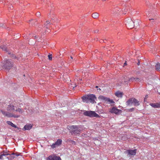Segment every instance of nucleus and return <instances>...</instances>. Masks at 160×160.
<instances>
[{"instance_id": "nucleus-17", "label": "nucleus", "mask_w": 160, "mask_h": 160, "mask_svg": "<svg viewBox=\"0 0 160 160\" xmlns=\"http://www.w3.org/2000/svg\"><path fill=\"white\" fill-rule=\"evenodd\" d=\"M150 105L152 107L155 108H160V102L157 103H150Z\"/></svg>"}, {"instance_id": "nucleus-5", "label": "nucleus", "mask_w": 160, "mask_h": 160, "mask_svg": "<svg viewBox=\"0 0 160 160\" xmlns=\"http://www.w3.org/2000/svg\"><path fill=\"white\" fill-rule=\"evenodd\" d=\"M67 128L69 130H72L71 133L74 134H78L81 131L80 129H78V128L77 126H68Z\"/></svg>"}, {"instance_id": "nucleus-39", "label": "nucleus", "mask_w": 160, "mask_h": 160, "mask_svg": "<svg viewBox=\"0 0 160 160\" xmlns=\"http://www.w3.org/2000/svg\"><path fill=\"white\" fill-rule=\"evenodd\" d=\"M98 32V31H95V32Z\"/></svg>"}, {"instance_id": "nucleus-3", "label": "nucleus", "mask_w": 160, "mask_h": 160, "mask_svg": "<svg viewBox=\"0 0 160 160\" xmlns=\"http://www.w3.org/2000/svg\"><path fill=\"white\" fill-rule=\"evenodd\" d=\"M135 106L139 105V101L134 98L129 99L126 102V104L127 106H131L132 104Z\"/></svg>"}, {"instance_id": "nucleus-43", "label": "nucleus", "mask_w": 160, "mask_h": 160, "mask_svg": "<svg viewBox=\"0 0 160 160\" xmlns=\"http://www.w3.org/2000/svg\"><path fill=\"white\" fill-rule=\"evenodd\" d=\"M8 54H11V53H8Z\"/></svg>"}, {"instance_id": "nucleus-41", "label": "nucleus", "mask_w": 160, "mask_h": 160, "mask_svg": "<svg viewBox=\"0 0 160 160\" xmlns=\"http://www.w3.org/2000/svg\"><path fill=\"white\" fill-rule=\"evenodd\" d=\"M73 143H75V141H73Z\"/></svg>"}, {"instance_id": "nucleus-19", "label": "nucleus", "mask_w": 160, "mask_h": 160, "mask_svg": "<svg viewBox=\"0 0 160 160\" xmlns=\"http://www.w3.org/2000/svg\"><path fill=\"white\" fill-rule=\"evenodd\" d=\"M139 80L140 79L138 78H134L133 77H132L128 79V81L129 82L133 81H139Z\"/></svg>"}, {"instance_id": "nucleus-16", "label": "nucleus", "mask_w": 160, "mask_h": 160, "mask_svg": "<svg viewBox=\"0 0 160 160\" xmlns=\"http://www.w3.org/2000/svg\"><path fill=\"white\" fill-rule=\"evenodd\" d=\"M82 99L83 102L88 103L89 102L88 95L84 96L82 97Z\"/></svg>"}, {"instance_id": "nucleus-9", "label": "nucleus", "mask_w": 160, "mask_h": 160, "mask_svg": "<svg viewBox=\"0 0 160 160\" xmlns=\"http://www.w3.org/2000/svg\"><path fill=\"white\" fill-rule=\"evenodd\" d=\"M17 104L15 103L12 102L11 103L8 105L7 109L8 111L13 112L15 111L17 108Z\"/></svg>"}, {"instance_id": "nucleus-31", "label": "nucleus", "mask_w": 160, "mask_h": 160, "mask_svg": "<svg viewBox=\"0 0 160 160\" xmlns=\"http://www.w3.org/2000/svg\"><path fill=\"white\" fill-rule=\"evenodd\" d=\"M127 64V63H126V62L124 64V65L125 66V65H126Z\"/></svg>"}, {"instance_id": "nucleus-34", "label": "nucleus", "mask_w": 160, "mask_h": 160, "mask_svg": "<svg viewBox=\"0 0 160 160\" xmlns=\"http://www.w3.org/2000/svg\"><path fill=\"white\" fill-rule=\"evenodd\" d=\"M16 155L17 156H18L19 155V154H16Z\"/></svg>"}, {"instance_id": "nucleus-12", "label": "nucleus", "mask_w": 160, "mask_h": 160, "mask_svg": "<svg viewBox=\"0 0 160 160\" xmlns=\"http://www.w3.org/2000/svg\"><path fill=\"white\" fill-rule=\"evenodd\" d=\"M47 160H61V159L59 157L51 155L47 158Z\"/></svg>"}, {"instance_id": "nucleus-18", "label": "nucleus", "mask_w": 160, "mask_h": 160, "mask_svg": "<svg viewBox=\"0 0 160 160\" xmlns=\"http://www.w3.org/2000/svg\"><path fill=\"white\" fill-rule=\"evenodd\" d=\"M32 125L30 124H27L24 126L22 129L23 130H29L32 128Z\"/></svg>"}, {"instance_id": "nucleus-40", "label": "nucleus", "mask_w": 160, "mask_h": 160, "mask_svg": "<svg viewBox=\"0 0 160 160\" xmlns=\"http://www.w3.org/2000/svg\"><path fill=\"white\" fill-rule=\"evenodd\" d=\"M98 32V31H95V32Z\"/></svg>"}, {"instance_id": "nucleus-22", "label": "nucleus", "mask_w": 160, "mask_h": 160, "mask_svg": "<svg viewBox=\"0 0 160 160\" xmlns=\"http://www.w3.org/2000/svg\"><path fill=\"white\" fill-rule=\"evenodd\" d=\"M8 154H5L3 153L0 155V159L4 160V158H5L7 155H8Z\"/></svg>"}, {"instance_id": "nucleus-8", "label": "nucleus", "mask_w": 160, "mask_h": 160, "mask_svg": "<svg viewBox=\"0 0 160 160\" xmlns=\"http://www.w3.org/2000/svg\"><path fill=\"white\" fill-rule=\"evenodd\" d=\"M0 111L4 116H6L8 117L18 118L20 116L19 115H15L12 113H9L2 110H1Z\"/></svg>"}, {"instance_id": "nucleus-1", "label": "nucleus", "mask_w": 160, "mask_h": 160, "mask_svg": "<svg viewBox=\"0 0 160 160\" xmlns=\"http://www.w3.org/2000/svg\"><path fill=\"white\" fill-rule=\"evenodd\" d=\"M14 63L10 59L4 60L2 62L3 68L9 70L13 66Z\"/></svg>"}, {"instance_id": "nucleus-24", "label": "nucleus", "mask_w": 160, "mask_h": 160, "mask_svg": "<svg viewBox=\"0 0 160 160\" xmlns=\"http://www.w3.org/2000/svg\"><path fill=\"white\" fill-rule=\"evenodd\" d=\"M98 16L99 14L97 12L94 13L92 15V17L94 18H98Z\"/></svg>"}, {"instance_id": "nucleus-23", "label": "nucleus", "mask_w": 160, "mask_h": 160, "mask_svg": "<svg viewBox=\"0 0 160 160\" xmlns=\"http://www.w3.org/2000/svg\"><path fill=\"white\" fill-rule=\"evenodd\" d=\"M156 69L160 71V64L159 63H157L155 65Z\"/></svg>"}, {"instance_id": "nucleus-27", "label": "nucleus", "mask_w": 160, "mask_h": 160, "mask_svg": "<svg viewBox=\"0 0 160 160\" xmlns=\"http://www.w3.org/2000/svg\"><path fill=\"white\" fill-rule=\"evenodd\" d=\"M134 108H130V109H129L128 110V111L129 112H132L134 111Z\"/></svg>"}, {"instance_id": "nucleus-37", "label": "nucleus", "mask_w": 160, "mask_h": 160, "mask_svg": "<svg viewBox=\"0 0 160 160\" xmlns=\"http://www.w3.org/2000/svg\"><path fill=\"white\" fill-rule=\"evenodd\" d=\"M96 88H98V86H96Z\"/></svg>"}, {"instance_id": "nucleus-7", "label": "nucleus", "mask_w": 160, "mask_h": 160, "mask_svg": "<svg viewBox=\"0 0 160 160\" xmlns=\"http://www.w3.org/2000/svg\"><path fill=\"white\" fill-rule=\"evenodd\" d=\"M136 153V149L132 150L131 149L127 150L124 152V153L127 154L128 157H131L132 156H134Z\"/></svg>"}, {"instance_id": "nucleus-2", "label": "nucleus", "mask_w": 160, "mask_h": 160, "mask_svg": "<svg viewBox=\"0 0 160 160\" xmlns=\"http://www.w3.org/2000/svg\"><path fill=\"white\" fill-rule=\"evenodd\" d=\"M126 26L128 29H132L136 25V27L139 26V23L138 21L134 22L131 19H129L126 21Z\"/></svg>"}, {"instance_id": "nucleus-25", "label": "nucleus", "mask_w": 160, "mask_h": 160, "mask_svg": "<svg viewBox=\"0 0 160 160\" xmlns=\"http://www.w3.org/2000/svg\"><path fill=\"white\" fill-rule=\"evenodd\" d=\"M16 112H18L20 113H22V110L20 108H16L15 111Z\"/></svg>"}, {"instance_id": "nucleus-11", "label": "nucleus", "mask_w": 160, "mask_h": 160, "mask_svg": "<svg viewBox=\"0 0 160 160\" xmlns=\"http://www.w3.org/2000/svg\"><path fill=\"white\" fill-rule=\"evenodd\" d=\"M62 143V140L60 139H58L53 144L51 145V147L52 148H54L60 145Z\"/></svg>"}, {"instance_id": "nucleus-28", "label": "nucleus", "mask_w": 160, "mask_h": 160, "mask_svg": "<svg viewBox=\"0 0 160 160\" xmlns=\"http://www.w3.org/2000/svg\"><path fill=\"white\" fill-rule=\"evenodd\" d=\"M48 59H49V60H52V55L51 54H49L48 55Z\"/></svg>"}, {"instance_id": "nucleus-10", "label": "nucleus", "mask_w": 160, "mask_h": 160, "mask_svg": "<svg viewBox=\"0 0 160 160\" xmlns=\"http://www.w3.org/2000/svg\"><path fill=\"white\" fill-rule=\"evenodd\" d=\"M109 111L111 113H113L116 114H118L121 112L122 111L118 109L115 107H113L109 110Z\"/></svg>"}, {"instance_id": "nucleus-35", "label": "nucleus", "mask_w": 160, "mask_h": 160, "mask_svg": "<svg viewBox=\"0 0 160 160\" xmlns=\"http://www.w3.org/2000/svg\"><path fill=\"white\" fill-rule=\"evenodd\" d=\"M138 65H139V62H138Z\"/></svg>"}, {"instance_id": "nucleus-33", "label": "nucleus", "mask_w": 160, "mask_h": 160, "mask_svg": "<svg viewBox=\"0 0 160 160\" xmlns=\"http://www.w3.org/2000/svg\"><path fill=\"white\" fill-rule=\"evenodd\" d=\"M154 19H149V20H154Z\"/></svg>"}, {"instance_id": "nucleus-42", "label": "nucleus", "mask_w": 160, "mask_h": 160, "mask_svg": "<svg viewBox=\"0 0 160 160\" xmlns=\"http://www.w3.org/2000/svg\"><path fill=\"white\" fill-rule=\"evenodd\" d=\"M31 25H33V24H32V23H31Z\"/></svg>"}, {"instance_id": "nucleus-32", "label": "nucleus", "mask_w": 160, "mask_h": 160, "mask_svg": "<svg viewBox=\"0 0 160 160\" xmlns=\"http://www.w3.org/2000/svg\"><path fill=\"white\" fill-rule=\"evenodd\" d=\"M2 26H3V25H2V24H0V27H2Z\"/></svg>"}, {"instance_id": "nucleus-29", "label": "nucleus", "mask_w": 160, "mask_h": 160, "mask_svg": "<svg viewBox=\"0 0 160 160\" xmlns=\"http://www.w3.org/2000/svg\"><path fill=\"white\" fill-rule=\"evenodd\" d=\"M36 15L37 16V17H39L40 16V13L39 12H37L36 13Z\"/></svg>"}, {"instance_id": "nucleus-20", "label": "nucleus", "mask_w": 160, "mask_h": 160, "mask_svg": "<svg viewBox=\"0 0 160 160\" xmlns=\"http://www.w3.org/2000/svg\"><path fill=\"white\" fill-rule=\"evenodd\" d=\"M115 95L118 98H121L122 97L123 93L119 91H117L115 93Z\"/></svg>"}, {"instance_id": "nucleus-36", "label": "nucleus", "mask_w": 160, "mask_h": 160, "mask_svg": "<svg viewBox=\"0 0 160 160\" xmlns=\"http://www.w3.org/2000/svg\"><path fill=\"white\" fill-rule=\"evenodd\" d=\"M70 58H71V59H72V57L71 56V57H70Z\"/></svg>"}, {"instance_id": "nucleus-6", "label": "nucleus", "mask_w": 160, "mask_h": 160, "mask_svg": "<svg viewBox=\"0 0 160 160\" xmlns=\"http://www.w3.org/2000/svg\"><path fill=\"white\" fill-rule=\"evenodd\" d=\"M54 22L52 20L50 21H47L44 23V29L45 30V32H49L50 29H49L50 25L51 24H52Z\"/></svg>"}, {"instance_id": "nucleus-21", "label": "nucleus", "mask_w": 160, "mask_h": 160, "mask_svg": "<svg viewBox=\"0 0 160 160\" xmlns=\"http://www.w3.org/2000/svg\"><path fill=\"white\" fill-rule=\"evenodd\" d=\"M6 122L8 124L10 125L11 126L13 127H14L16 128H17L18 129L19 128L18 127H17V126L16 125H14L11 121H7Z\"/></svg>"}, {"instance_id": "nucleus-4", "label": "nucleus", "mask_w": 160, "mask_h": 160, "mask_svg": "<svg viewBox=\"0 0 160 160\" xmlns=\"http://www.w3.org/2000/svg\"><path fill=\"white\" fill-rule=\"evenodd\" d=\"M85 116L90 117H99V115L97 114L94 111H86L83 112Z\"/></svg>"}, {"instance_id": "nucleus-13", "label": "nucleus", "mask_w": 160, "mask_h": 160, "mask_svg": "<svg viewBox=\"0 0 160 160\" xmlns=\"http://www.w3.org/2000/svg\"><path fill=\"white\" fill-rule=\"evenodd\" d=\"M89 102H90L93 103L95 99H96L95 95L93 94H90L88 95Z\"/></svg>"}, {"instance_id": "nucleus-14", "label": "nucleus", "mask_w": 160, "mask_h": 160, "mask_svg": "<svg viewBox=\"0 0 160 160\" xmlns=\"http://www.w3.org/2000/svg\"><path fill=\"white\" fill-rule=\"evenodd\" d=\"M100 98L104 100L105 101L109 102L111 103H113L114 102L112 100L110 99L109 98H107L103 96H101Z\"/></svg>"}, {"instance_id": "nucleus-30", "label": "nucleus", "mask_w": 160, "mask_h": 160, "mask_svg": "<svg viewBox=\"0 0 160 160\" xmlns=\"http://www.w3.org/2000/svg\"><path fill=\"white\" fill-rule=\"evenodd\" d=\"M11 57L13 58H16V57L13 54L11 55Z\"/></svg>"}, {"instance_id": "nucleus-26", "label": "nucleus", "mask_w": 160, "mask_h": 160, "mask_svg": "<svg viewBox=\"0 0 160 160\" xmlns=\"http://www.w3.org/2000/svg\"><path fill=\"white\" fill-rule=\"evenodd\" d=\"M0 48L3 50L7 51V48L5 46H2L0 47Z\"/></svg>"}, {"instance_id": "nucleus-38", "label": "nucleus", "mask_w": 160, "mask_h": 160, "mask_svg": "<svg viewBox=\"0 0 160 160\" xmlns=\"http://www.w3.org/2000/svg\"><path fill=\"white\" fill-rule=\"evenodd\" d=\"M33 21L32 20L31 21H30L31 22H32Z\"/></svg>"}, {"instance_id": "nucleus-15", "label": "nucleus", "mask_w": 160, "mask_h": 160, "mask_svg": "<svg viewBox=\"0 0 160 160\" xmlns=\"http://www.w3.org/2000/svg\"><path fill=\"white\" fill-rule=\"evenodd\" d=\"M120 11V9L118 8H115L113 11V14L115 16L118 15Z\"/></svg>"}]
</instances>
